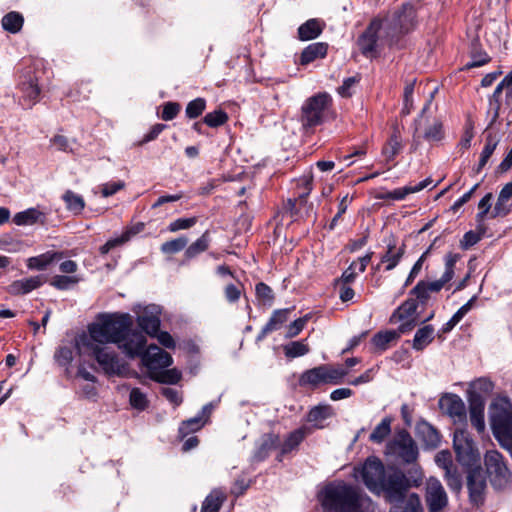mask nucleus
<instances>
[{
  "label": "nucleus",
  "mask_w": 512,
  "mask_h": 512,
  "mask_svg": "<svg viewBox=\"0 0 512 512\" xmlns=\"http://www.w3.org/2000/svg\"><path fill=\"white\" fill-rule=\"evenodd\" d=\"M413 17L412 8L404 7L383 19L372 20L358 40L361 52L367 57L375 56L380 45L390 42L396 35L412 27Z\"/></svg>",
  "instance_id": "f257e3e1"
},
{
  "label": "nucleus",
  "mask_w": 512,
  "mask_h": 512,
  "mask_svg": "<svg viewBox=\"0 0 512 512\" xmlns=\"http://www.w3.org/2000/svg\"><path fill=\"white\" fill-rule=\"evenodd\" d=\"M355 477H361L371 492H384L390 502L401 499L405 490L404 475L397 471L386 475L384 465L376 457L368 458L361 468H355Z\"/></svg>",
  "instance_id": "f03ea898"
},
{
  "label": "nucleus",
  "mask_w": 512,
  "mask_h": 512,
  "mask_svg": "<svg viewBox=\"0 0 512 512\" xmlns=\"http://www.w3.org/2000/svg\"><path fill=\"white\" fill-rule=\"evenodd\" d=\"M325 512H373V504L343 483L330 484L320 494Z\"/></svg>",
  "instance_id": "7ed1b4c3"
},
{
  "label": "nucleus",
  "mask_w": 512,
  "mask_h": 512,
  "mask_svg": "<svg viewBox=\"0 0 512 512\" xmlns=\"http://www.w3.org/2000/svg\"><path fill=\"white\" fill-rule=\"evenodd\" d=\"M132 326V317L129 314H102L88 326L87 337L94 343L118 344L125 332Z\"/></svg>",
  "instance_id": "20e7f679"
},
{
  "label": "nucleus",
  "mask_w": 512,
  "mask_h": 512,
  "mask_svg": "<svg viewBox=\"0 0 512 512\" xmlns=\"http://www.w3.org/2000/svg\"><path fill=\"white\" fill-rule=\"evenodd\" d=\"M75 347L80 357H94L108 375H120L125 370L115 351L105 344L94 343L85 333L76 337Z\"/></svg>",
  "instance_id": "39448f33"
},
{
  "label": "nucleus",
  "mask_w": 512,
  "mask_h": 512,
  "mask_svg": "<svg viewBox=\"0 0 512 512\" xmlns=\"http://www.w3.org/2000/svg\"><path fill=\"white\" fill-rule=\"evenodd\" d=\"M489 420L496 439L512 431V403L509 398L499 396L491 402Z\"/></svg>",
  "instance_id": "423d86ee"
},
{
  "label": "nucleus",
  "mask_w": 512,
  "mask_h": 512,
  "mask_svg": "<svg viewBox=\"0 0 512 512\" xmlns=\"http://www.w3.org/2000/svg\"><path fill=\"white\" fill-rule=\"evenodd\" d=\"M487 477L494 489L502 490L511 480V471L503 455L497 450H489L484 455Z\"/></svg>",
  "instance_id": "0eeeda50"
},
{
  "label": "nucleus",
  "mask_w": 512,
  "mask_h": 512,
  "mask_svg": "<svg viewBox=\"0 0 512 512\" xmlns=\"http://www.w3.org/2000/svg\"><path fill=\"white\" fill-rule=\"evenodd\" d=\"M348 374L341 367H333L329 365H321L313 369L307 370L300 377V384L317 386L324 383L338 384Z\"/></svg>",
  "instance_id": "6e6552de"
},
{
  "label": "nucleus",
  "mask_w": 512,
  "mask_h": 512,
  "mask_svg": "<svg viewBox=\"0 0 512 512\" xmlns=\"http://www.w3.org/2000/svg\"><path fill=\"white\" fill-rule=\"evenodd\" d=\"M331 102L328 93H318L308 98L301 108V122L306 127L316 126L321 123L325 110Z\"/></svg>",
  "instance_id": "1a4fd4ad"
},
{
  "label": "nucleus",
  "mask_w": 512,
  "mask_h": 512,
  "mask_svg": "<svg viewBox=\"0 0 512 512\" xmlns=\"http://www.w3.org/2000/svg\"><path fill=\"white\" fill-rule=\"evenodd\" d=\"M386 452L389 455L401 459L405 463H412L416 461L418 457L417 445L410 434L405 430L399 431L387 444Z\"/></svg>",
  "instance_id": "9d476101"
},
{
  "label": "nucleus",
  "mask_w": 512,
  "mask_h": 512,
  "mask_svg": "<svg viewBox=\"0 0 512 512\" xmlns=\"http://www.w3.org/2000/svg\"><path fill=\"white\" fill-rule=\"evenodd\" d=\"M453 449L457 460L463 465H472L479 458L475 443L466 428H458L453 436Z\"/></svg>",
  "instance_id": "9b49d317"
},
{
  "label": "nucleus",
  "mask_w": 512,
  "mask_h": 512,
  "mask_svg": "<svg viewBox=\"0 0 512 512\" xmlns=\"http://www.w3.org/2000/svg\"><path fill=\"white\" fill-rule=\"evenodd\" d=\"M137 315L138 326L148 335H154L160 328L161 320V309L159 306L151 305H137L133 309Z\"/></svg>",
  "instance_id": "f8f14e48"
},
{
  "label": "nucleus",
  "mask_w": 512,
  "mask_h": 512,
  "mask_svg": "<svg viewBox=\"0 0 512 512\" xmlns=\"http://www.w3.org/2000/svg\"><path fill=\"white\" fill-rule=\"evenodd\" d=\"M142 363L148 369L150 377L169 367L173 360L171 355L156 345H150L142 355Z\"/></svg>",
  "instance_id": "ddd939ff"
},
{
  "label": "nucleus",
  "mask_w": 512,
  "mask_h": 512,
  "mask_svg": "<svg viewBox=\"0 0 512 512\" xmlns=\"http://www.w3.org/2000/svg\"><path fill=\"white\" fill-rule=\"evenodd\" d=\"M146 343L145 335L130 328L125 332L117 346L127 357L135 358L137 356L142 357L143 353H145Z\"/></svg>",
  "instance_id": "4468645a"
},
{
  "label": "nucleus",
  "mask_w": 512,
  "mask_h": 512,
  "mask_svg": "<svg viewBox=\"0 0 512 512\" xmlns=\"http://www.w3.org/2000/svg\"><path fill=\"white\" fill-rule=\"evenodd\" d=\"M440 410L448 415L454 423L466 422V406L456 394H445L439 400Z\"/></svg>",
  "instance_id": "2eb2a0df"
},
{
  "label": "nucleus",
  "mask_w": 512,
  "mask_h": 512,
  "mask_svg": "<svg viewBox=\"0 0 512 512\" xmlns=\"http://www.w3.org/2000/svg\"><path fill=\"white\" fill-rule=\"evenodd\" d=\"M426 503L430 512H438L448 503L444 487L437 478L430 477L426 482Z\"/></svg>",
  "instance_id": "dca6fc26"
},
{
  "label": "nucleus",
  "mask_w": 512,
  "mask_h": 512,
  "mask_svg": "<svg viewBox=\"0 0 512 512\" xmlns=\"http://www.w3.org/2000/svg\"><path fill=\"white\" fill-rule=\"evenodd\" d=\"M417 303L414 299L406 300L392 315L393 322H402L400 333L410 330L418 321L416 316Z\"/></svg>",
  "instance_id": "f3484780"
},
{
  "label": "nucleus",
  "mask_w": 512,
  "mask_h": 512,
  "mask_svg": "<svg viewBox=\"0 0 512 512\" xmlns=\"http://www.w3.org/2000/svg\"><path fill=\"white\" fill-rule=\"evenodd\" d=\"M485 401L479 395H473L469 398V419L471 425L478 433H483L486 428L485 423Z\"/></svg>",
  "instance_id": "a211bd4d"
},
{
  "label": "nucleus",
  "mask_w": 512,
  "mask_h": 512,
  "mask_svg": "<svg viewBox=\"0 0 512 512\" xmlns=\"http://www.w3.org/2000/svg\"><path fill=\"white\" fill-rule=\"evenodd\" d=\"M467 486L471 501L480 505L484 501L486 482L480 469L470 471L467 479Z\"/></svg>",
  "instance_id": "6ab92c4d"
},
{
  "label": "nucleus",
  "mask_w": 512,
  "mask_h": 512,
  "mask_svg": "<svg viewBox=\"0 0 512 512\" xmlns=\"http://www.w3.org/2000/svg\"><path fill=\"white\" fill-rule=\"evenodd\" d=\"M213 409L212 404L205 405L200 414L196 417L183 421L179 427V433L184 437L191 432L200 430L207 422L211 411Z\"/></svg>",
  "instance_id": "aec40b11"
},
{
  "label": "nucleus",
  "mask_w": 512,
  "mask_h": 512,
  "mask_svg": "<svg viewBox=\"0 0 512 512\" xmlns=\"http://www.w3.org/2000/svg\"><path fill=\"white\" fill-rule=\"evenodd\" d=\"M42 283L43 280L41 276H32L13 281L10 285H8L6 290L10 295L18 296L27 294L37 289L42 285Z\"/></svg>",
  "instance_id": "412c9836"
},
{
  "label": "nucleus",
  "mask_w": 512,
  "mask_h": 512,
  "mask_svg": "<svg viewBox=\"0 0 512 512\" xmlns=\"http://www.w3.org/2000/svg\"><path fill=\"white\" fill-rule=\"evenodd\" d=\"M435 462L439 467L444 469L449 486L457 487L460 485L459 478L453 470L451 453L448 450L439 451L435 456Z\"/></svg>",
  "instance_id": "4be33fe9"
},
{
  "label": "nucleus",
  "mask_w": 512,
  "mask_h": 512,
  "mask_svg": "<svg viewBox=\"0 0 512 512\" xmlns=\"http://www.w3.org/2000/svg\"><path fill=\"white\" fill-rule=\"evenodd\" d=\"M44 220L45 214L36 208H29L27 210L18 212L13 217V222L18 226H28L36 223H43Z\"/></svg>",
  "instance_id": "5701e85b"
},
{
  "label": "nucleus",
  "mask_w": 512,
  "mask_h": 512,
  "mask_svg": "<svg viewBox=\"0 0 512 512\" xmlns=\"http://www.w3.org/2000/svg\"><path fill=\"white\" fill-rule=\"evenodd\" d=\"M417 432L421 440L429 448H436L440 444L441 438L438 431L428 422H421L417 426Z\"/></svg>",
  "instance_id": "b1692460"
},
{
  "label": "nucleus",
  "mask_w": 512,
  "mask_h": 512,
  "mask_svg": "<svg viewBox=\"0 0 512 512\" xmlns=\"http://www.w3.org/2000/svg\"><path fill=\"white\" fill-rule=\"evenodd\" d=\"M62 258V254L55 251H47L38 256L30 257L27 259V267L31 270H44L52 262L58 261Z\"/></svg>",
  "instance_id": "393cba45"
},
{
  "label": "nucleus",
  "mask_w": 512,
  "mask_h": 512,
  "mask_svg": "<svg viewBox=\"0 0 512 512\" xmlns=\"http://www.w3.org/2000/svg\"><path fill=\"white\" fill-rule=\"evenodd\" d=\"M323 30V24L317 19H310L298 29L299 38L308 41L317 38Z\"/></svg>",
  "instance_id": "a878e982"
},
{
  "label": "nucleus",
  "mask_w": 512,
  "mask_h": 512,
  "mask_svg": "<svg viewBox=\"0 0 512 512\" xmlns=\"http://www.w3.org/2000/svg\"><path fill=\"white\" fill-rule=\"evenodd\" d=\"M404 255V247L400 246L397 247L394 244H389L387 247V251L385 254L381 257V264L385 265V270L390 271L394 269L401 258Z\"/></svg>",
  "instance_id": "bb28decb"
},
{
  "label": "nucleus",
  "mask_w": 512,
  "mask_h": 512,
  "mask_svg": "<svg viewBox=\"0 0 512 512\" xmlns=\"http://www.w3.org/2000/svg\"><path fill=\"white\" fill-rule=\"evenodd\" d=\"M327 53V45L325 43H312L307 46L301 54V63L308 64L317 58H323Z\"/></svg>",
  "instance_id": "cd10ccee"
},
{
  "label": "nucleus",
  "mask_w": 512,
  "mask_h": 512,
  "mask_svg": "<svg viewBox=\"0 0 512 512\" xmlns=\"http://www.w3.org/2000/svg\"><path fill=\"white\" fill-rule=\"evenodd\" d=\"M21 91L23 93V100L28 108H31L37 101L40 95V88L38 84L31 78L21 84Z\"/></svg>",
  "instance_id": "c85d7f7f"
},
{
  "label": "nucleus",
  "mask_w": 512,
  "mask_h": 512,
  "mask_svg": "<svg viewBox=\"0 0 512 512\" xmlns=\"http://www.w3.org/2000/svg\"><path fill=\"white\" fill-rule=\"evenodd\" d=\"M226 496L221 490H213L204 500L201 510L205 512H218Z\"/></svg>",
  "instance_id": "c756f323"
},
{
  "label": "nucleus",
  "mask_w": 512,
  "mask_h": 512,
  "mask_svg": "<svg viewBox=\"0 0 512 512\" xmlns=\"http://www.w3.org/2000/svg\"><path fill=\"white\" fill-rule=\"evenodd\" d=\"M434 339V328L431 325L420 328L413 339V348L423 350Z\"/></svg>",
  "instance_id": "7c9ffc66"
},
{
  "label": "nucleus",
  "mask_w": 512,
  "mask_h": 512,
  "mask_svg": "<svg viewBox=\"0 0 512 512\" xmlns=\"http://www.w3.org/2000/svg\"><path fill=\"white\" fill-rule=\"evenodd\" d=\"M486 228L482 222H478L475 230L466 232L460 242L463 249H468L477 244L485 235Z\"/></svg>",
  "instance_id": "2f4dec72"
},
{
  "label": "nucleus",
  "mask_w": 512,
  "mask_h": 512,
  "mask_svg": "<svg viewBox=\"0 0 512 512\" xmlns=\"http://www.w3.org/2000/svg\"><path fill=\"white\" fill-rule=\"evenodd\" d=\"M391 423V417L383 418L370 434L369 440L373 443H382L391 432Z\"/></svg>",
  "instance_id": "473e14b6"
},
{
  "label": "nucleus",
  "mask_w": 512,
  "mask_h": 512,
  "mask_svg": "<svg viewBox=\"0 0 512 512\" xmlns=\"http://www.w3.org/2000/svg\"><path fill=\"white\" fill-rule=\"evenodd\" d=\"M399 333L396 331H382L374 335L372 344L380 351L386 350L390 343L399 338Z\"/></svg>",
  "instance_id": "72a5a7b5"
},
{
  "label": "nucleus",
  "mask_w": 512,
  "mask_h": 512,
  "mask_svg": "<svg viewBox=\"0 0 512 512\" xmlns=\"http://www.w3.org/2000/svg\"><path fill=\"white\" fill-rule=\"evenodd\" d=\"M82 281L80 275H56L51 280V285L59 290H67Z\"/></svg>",
  "instance_id": "f704fd0d"
},
{
  "label": "nucleus",
  "mask_w": 512,
  "mask_h": 512,
  "mask_svg": "<svg viewBox=\"0 0 512 512\" xmlns=\"http://www.w3.org/2000/svg\"><path fill=\"white\" fill-rule=\"evenodd\" d=\"M304 438L305 429L303 428L291 432L281 446V453L285 454L291 452L292 450L298 447V445L303 441Z\"/></svg>",
  "instance_id": "c9c22d12"
},
{
  "label": "nucleus",
  "mask_w": 512,
  "mask_h": 512,
  "mask_svg": "<svg viewBox=\"0 0 512 512\" xmlns=\"http://www.w3.org/2000/svg\"><path fill=\"white\" fill-rule=\"evenodd\" d=\"M422 136L428 142L440 141L444 137L442 123L434 120L423 130Z\"/></svg>",
  "instance_id": "e433bc0d"
},
{
  "label": "nucleus",
  "mask_w": 512,
  "mask_h": 512,
  "mask_svg": "<svg viewBox=\"0 0 512 512\" xmlns=\"http://www.w3.org/2000/svg\"><path fill=\"white\" fill-rule=\"evenodd\" d=\"M23 25V17L17 12H10L2 19V26L6 31L17 33Z\"/></svg>",
  "instance_id": "4c0bfd02"
},
{
  "label": "nucleus",
  "mask_w": 512,
  "mask_h": 512,
  "mask_svg": "<svg viewBox=\"0 0 512 512\" xmlns=\"http://www.w3.org/2000/svg\"><path fill=\"white\" fill-rule=\"evenodd\" d=\"M391 512H423L419 496L415 493L408 494L404 506L395 507Z\"/></svg>",
  "instance_id": "58836bf2"
},
{
  "label": "nucleus",
  "mask_w": 512,
  "mask_h": 512,
  "mask_svg": "<svg viewBox=\"0 0 512 512\" xmlns=\"http://www.w3.org/2000/svg\"><path fill=\"white\" fill-rule=\"evenodd\" d=\"M62 198L67 209L75 215L80 214L85 207V201L79 194H63Z\"/></svg>",
  "instance_id": "ea45409f"
},
{
  "label": "nucleus",
  "mask_w": 512,
  "mask_h": 512,
  "mask_svg": "<svg viewBox=\"0 0 512 512\" xmlns=\"http://www.w3.org/2000/svg\"><path fill=\"white\" fill-rule=\"evenodd\" d=\"M209 242H210V239H209L208 233L206 232L199 239H197V241L192 243L186 249V251H185L186 257L193 258L196 255L204 252L205 250H207V248L209 246Z\"/></svg>",
  "instance_id": "a19ab883"
},
{
  "label": "nucleus",
  "mask_w": 512,
  "mask_h": 512,
  "mask_svg": "<svg viewBox=\"0 0 512 512\" xmlns=\"http://www.w3.org/2000/svg\"><path fill=\"white\" fill-rule=\"evenodd\" d=\"M151 378L160 383L176 384L181 379V373L175 368L168 370L162 369L158 373H154Z\"/></svg>",
  "instance_id": "79ce46f5"
},
{
  "label": "nucleus",
  "mask_w": 512,
  "mask_h": 512,
  "mask_svg": "<svg viewBox=\"0 0 512 512\" xmlns=\"http://www.w3.org/2000/svg\"><path fill=\"white\" fill-rule=\"evenodd\" d=\"M130 405L137 410H144L148 406V398L145 392L140 388H133L129 395Z\"/></svg>",
  "instance_id": "37998d69"
},
{
  "label": "nucleus",
  "mask_w": 512,
  "mask_h": 512,
  "mask_svg": "<svg viewBox=\"0 0 512 512\" xmlns=\"http://www.w3.org/2000/svg\"><path fill=\"white\" fill-rule=\"evenodd\" d=\"M289 309L276 310L266 323V331H275L288 320Z\"/></svg>",
  "instance_id": "c03bdc74"
},
{
  "label": "nucleus",
  "mask_w": 512,
  "mask_h": 512,
  "mask_svg": "<svg viewBox=\"0 0 512 512\" xmlns=\"http://www.w3.org/2000/svg\"><path fill=\"white\" fill-rule=\"evenodd\" d=\"M459 259L458 254L449 253L445 256V271L439 280L446 285L454 276V267Z\"/></svg>",
  "instance_id": "a18cd8bd"
},
{
  "label": "nucleus",
  "mask_w": 512,
  "mask_h": 512,
  "mask_svg": "<svg viewBox=\"0 0 512 512\" xmlns=\"http://www.w3.org/2000/svg\"><path fill=\"white\" fill-rule=\"evenodd\" d=\"M284 352L287 357L296 358L307 354L309 348L303 341H293L284 346Z\"/></svg>",
  "instance_id": "49530a36"
},
{
  "label": "nucleus",
  "mask_w": 512,
  "mask_h": 512,
  "mask_svg": "<svg viewBox=\"0 0 512 512\" xmlns=\"http://www.w3.org/2000/svg\"><path fill=\"white\" fill-rule=\"evenodd\" d=\"M511 194H499L494 208L491 210L490 217L496 218L505 216L509 212V200Z\"/></svg>",
  "instance_id": "de8ad7c7"
},
{
  "label": "nucleus",
  "mask_w": 512,
  "mask_h": 512,
  "mask_svg": "<svg viewBox=\"0 0 512 512\" xmlns=\"http://www.w3.org/2000/svg\"><path fill=\"white\" fill-rule=\"evenodd\" d=\"M188 244L186 237H179L170 241H167L161 245V251L165 254H175L183 250Z\"/></svg>",
  "instance_id": "09e8293b"
},
{
  "label": "nucleus",
  "mask_w": 512,
  "mask_h": 512,
  "mask_svg": "<svg viewBox=\"0 0 512 512\" xmlns=\"http://www.w3.org/2000/svg\"><path fill=\"white\" fill-rule=\"evenodd\" d=\"M332 415V408L329 405H319L312 408L308 414L310 422H321Z\"/></svg>",
  "instance_id": "8fccbe9b"
},
{
  "label": "nucleus",
  "mask_w": 512,
  "mask_h": 512,
  "mask_svg": "<svg viewBox=\"0 0 512 512\" xmlns=\"http://www.w3.org/2000/svg\"><path fill=\"white\" fill-rule=\"evenodd\" d=\"M205 107L206 101L203 98H196L187 104L185 113L187 117L194 119L203 113Z\"/></svg>",
  "instance_id": "3c124183"
},
{
  "label": "nucleus",
  "mask_w": 512,
  "mask_h": 512,
  "mask_svg": "<svg viewBox=\"0 0 512 512\" xmlns=\"http://www.w3.org/2000/svg\"><path fill=\"white\" fill-rule=\"evenodd\" d=\"M278 442H279V438L276 435H273V434L264 435L261 438L260 444H259V450H258L259 457H264L268 451H270L271 449L276 447Z\"/></svg>",
  "instance_id": "603ef678"
},
{
  "label": "nucleus",
  "mask_w": 512,
  "mask_h": 512,
  "mask_svg": "<svg viewBox=\"0 0 512 512\" xmlns=\"http://www.w3.org/2000/svg\"><path fill=\"white\" fill-rule=\"evenodd\" d=\"M228 120L227 114L222 110H216L206 114L204 117V123L209 127H218L226 123Z\"/></svg>",
  "instance_id": "864d4df0"
},
{
  "label": "nucleus",
  "mask_w": 512,
  "mask_h": 512,
  "mask_svg": "<svg viewBox=\"0 0 512 512\" xmlns=\"http://www.w3.org/2000/svg\"><path fill=\"white\" fill-rule=\"evenodd\" d=\"M142 228H143V224H138L135 227L126 229L120 236L114 237L108 241L112 242L113 248H115V247L120 246V245L126 243L127 241H129L131 239V237L136 235L137 233H139L142 230Z\"/></svg>",
  "instance_id": "5fc2aeb1"
},
{
  "label": "nucleus",
  "mask_w": 512,
  "mask_h": 512,
  "mask_svg": "<svg viewBox=\"0 0 512 512\" xmlns=\"http://www.w3.org/2000/svg\"><path fill=\"white\" fill-rule=\"evenodd\" d=\"M438 183L434 182L431 178H426L417 184L403 187L398 192H420L424 189L433 190L437 187Z\"/></svg>",
  "instance_id": "6e6d98bb"
},
{
  "label": "nucleus",
  "mask_w": 512,
  "mask_h": 512,
  "mask_svg": "<svg viewBox=\"0 0 512 512\" xmlns=\"http://www.w3.org/2000/svg\"><path fill=\"white\" fill-rule=\"evenodd\" d=\"M256 295L264 303L271 305L274 295L272 289L265 283H258L256 285Z\"/></svg>",
  "instance_id": "4d7b16f0"
},
{
  "label": "nucleus",
  "mask_w": 512,
  "mask_h": 512,
  "mask_svg": "<svg viewBox=\"0 0 512 512\" xmlns=\"http://www.w3.org/2000/svg\"><path fill=\"white\" fill-rule=\"evenodd\" d=\"M59 365L68 366L73 361V350L70 347H60L55 353Z\"/></svg>",
  "instance_id": "13d9d810"
},
{
  "label": "nucleus",
  "mask_w": 512,
  "mask_h": 512,
  "mask_svg": "<svg viewBox=\"0 0 512 512\" xmlns=\"http://www.w3.org/2000/svg\"><path fill=\"white\" fill-rule=\"evenodd\" d=\"M0 250L8 253H16L20 250V243L8 235L1 236Z\"/></svg>",
  "instance_id": "bf43d9fd"
},
{
  "label": "nucleus",
  "mask_w": 512,
  "mask_h": 512,
  "mask_svg": "<svg viewBox=\"0 0 512 512\" xmlns=\"http://www.w3.org/2000/svg\"><path fill=\"white\" fill-rule=\"evenodd\" d=\"M491 195L492 194H486L479 202V212L476 215L477 222H482L484 218L491 213Z\"/></svg>",
  "instance_id": "052dcab7"
},
{
  "label": "nucleus",
  "mask_w": 512,
  "mask_h": 512,
  "mask_svg": "<svg viewBox=\"0 0 512 512\" xmlns=\"http://www.w3.org/2000/svg\"><path fill=\"white\" fill-rule=\"evenodd\" d=\"M400 141L398 137L394 134L390 137L389 141L383 148V154L391 159L393 158L400 150Z\"/></svg>",
  "instance_id": "680f3d73"
},
{
  "label": "nucleus",
  "mask_w": 512,
  "mask_h": 512,
  "mask_svg": "<svg viewBox=\"0 0 512 512\" xmlns=\"http://www.w3.org/2000/svg\"><path fill=\"white\" fill-rule=\"evenodd\" d=\"M50 142L59 151L73 152L70 140L63 135H55Z\"/></svg>",
  "instance_id": "e2e57ef3"
},
{
  "label": "nucleus",
  "mask_w": 512,
  "mask_h": 512,
  "mask_svg": "<svg viewBox=\"0 0 512 512\" xmlns=\"http://www.w3.org/2000/svg\"><path fill=\"white\" fill-rule=\"evenodd\" d=\"M357 264L352 262L350 266L342 273L341 277L336 281V284H350L354 282L357 275Z\"/></svg>",
  "instance_id": "0e129e2a"
},
{
  "label": "nucleus",
  "mask_w": 512,
  "mask_h": 512,
  "mask_svg": "<svg viewBox=\"0 0 512 512\" xmlns=\"http://www.w3.org/2000/svg\"><path fill=\"white\" fill-rule=\"evenodd\" d=\"M180 111V105L176 102H167L162 111V119L169 121L174 119Z\"/></svg>",
  "instance_id": "69168bd1"
},
{
  "label": "nucleus",
  "mask_w": 512,
  "mask_h": 512,
  "mask_svg": "<svg viewBox=\"0 0 512 512\" xmlns=\"http://www.w3.org/2000/svg\"><path fill=\"white\" fill-rule=\"evenodd\" d=\"M412 294L416 296V298L422 303L426 302L430 297V291L427 288V282L420 281L418 284L412 289Z\"/></svg>",
  "instance_id": "338daca9"
},
{
  "label": "nucleus",
  "mask_w": 512,
  "mask_h": 512,
  "mask_svg": "<svg viewBox=\"0 0 512 512\" xmlns=\"http://www.w3.org/2000/svg\"><path fill=\"white\" fill-rule=\"evenodd\" d=\"M359 79L356 76L345 79L342 85L338 88V93L342 97H350L352 95V89L358 83Z\"/></svg>",
  "instance_id": "774afa93"
}]
</instances>
